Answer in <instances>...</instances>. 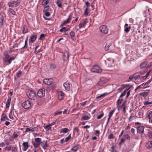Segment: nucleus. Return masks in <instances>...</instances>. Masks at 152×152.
<instances>
[{"label":"nucleus","instance_id":"nucleus-37","mask_svg":"<svg viewBox=\"0 0 152 152\" xmlns=\"http://www.w3.org/2000/svg\"><path fill=\"white\" fill-rule=\"evenodd\" d=\"M78 146H75L73 147L71 149V150L73 151L76 152L78 149Z\"/></svg>","mask_w":152,"mask_h":152},{"label":"nucleus","instance_id":"nucleus-26","mask_svg":"<svg viewBox=\"0 0 152 152\" xmlns=\"http://www.w3.org/2000/svg\"><path fill=\"white\" fill-rule=\"evenodd\" d=\"M69 131V130L67 128H64L61 130L60 133H66Z\"/></svg>","mask_w":152,"mask_h":152},{"label":"nucleus","instance_id":"nucleus-27","mask_svg":"<svg viewBox=\"0 0 152 152\" xmlns=\"http://www.w3.org/2000/svg\"><path fill=\"white\" fill-rule=\"evenodd\" d=\"M70 36L72 38V39L74 41H75L76 39L75 38H74L75 33L74 31H72L70 33Z\"/></svg>","mask_w":152,"mask_h":152},{"label":"nucleus","instance_id":"nucleus-52","mask_svg":"<svg viewBox=\"0 0 152 152\" xmlns=\"http://www.w3.org/2000/svg\"><path fill=\"white\" fill-rule=\"evenodd\" d=\"M22 72L21 71H19L17 73V76L18 77H19L22 74Z\"/></svg>","mask_w":152,"mask_h":152},{"label":"nucleus","instance_id":"nucleus-47","mask_svg":"<svg viewBox=\"0 0 152 152\" xmlns=\"http://www.w3.org/2000/svg\"><path fill=\"white\" fill-rule=\"evenodd\" d=\"M148 93L147 92H144L143 93H141L140 95L143 97H145L147 96L148 94Z\"/></svg>","mask_w":152,"mask_h":152},{"label":"nucleus","instance_id":"nucleus-17","mask_svg":"<svg viewBox=\"0 0 152 152\" xmlns=\"http://www.w3.org/2000/svg\"><path fill=\"white\" fill-rule=\"evenodd\" d=\"M37 38L36 35H32L29 39V42L32 43Z\"/></svg>","mask_w":152,"mask_h":152},{"label":"nucleus","instance_id":"nucleus-5","mask_svg":"<svg viewBox=\"0 0 152 152\" xmlns=\"http://www.w3.org/2000/svg\"><path fill=\"white\" fill-rule=\"evenodd\" d=\"M101 32L104 34H107L108 32V29L107 26L105 25L101 26L99 28Z\"/></svg>","mask_w":152,"mask_h":152},{"label":"nucleus","instance_id":"nucleus-21","mask_svg":"<svg viewBox=\"0 0 152 152\" xmlns=\"http://www.w3.org/2000/svg\"><path fill=\"white\" fill-rule=\"evenodd\" d=\"M11 100V98L9 97L6 103V108H8L9 107Z\"/></svg>","mask_w":152,"mask_h":152},{"label":"nucleus","instance_id":"nucleus-30","mask_svg":"<svg viewBox=\"0 0 152 152\" xmlns=\"http://www.w3.org/2000/svg\"><path fill=\"white\" fill-rule=\"evenodd\" d=\"M41 139L40 138H35L34 140L37 143H38L40 144H41Z\"/></svg>","mask_w":152,"mask_h":152},{"label":"nucleus","instance_id":"nucleus-25","mask_svg":"<svg viewBox=\"0 0 152 152\" xmlns=\"http://www.w3.org/2000/svg\"><path fill=\"white\" fill-rule=\"evenodd\" d=\"M147 64V62L146 61H144L140 65V67L141 69H142L146 66Z\"/></svg>","mask_w":152,"mask_h":152},{"label":"nucleus","instance_id":"nucleus-13","mask_svg":"<svg viewBox=\"0 0 152 152\" xmlns=\"http://www.w3.org/2000/svg\"><path fill=\"white\" fill-rule=\"evenodd\" d=\"M112 42H107L105 47L104 49L105 50L107 51L110 49V46L112 44Z\"/></svg>","mask_w":152,"mask_h":152},{"label":"nucleus","instance_id":"nucleus-54","mask_svg":"<svg viewBox=\"0 0 152 152\" xmlns=\"http://www.w3.org/2000/svg\"><path fill=\"white\" fill-rule=\"evenodd\" d=\"M50 67L52 69H54L56 68V66L54 64H52L50 65Z\"/></svg>","mask_w":152,"mask_h":152},{"label":"nucleus","instance_id":"nucleus-41","mask_svg":"<svg viewBox=\"0 0 152 152\" xmlns=\"http://www.w3.org/2000/svg\"><path fill=\"white\" fill-rule=\"evenodd\" d=\"M50 126H51L49 124L46 126H45L44 127V128L45 129H47V130H49L51 129V127H50Z\"/></svg>","mask_w":152,"mask_h":152},{"label":"nucleus","instance_id":"nucleus-55","mask_svg":"<svg viewBox=\"0 0 152 152\" xmlns=\"http://www.w3.org/2000/svg\"><path fill=\"white\" fill-rule=\"evenodd\" d=\"M104 115L103 113H102L97 116V118L98 119H100Z\"/></svg>","mask_w":152,"mask_h":152},{"label":"nucleus","instance_id":"nucleus-38","mask_svg":"<svg viewBox=\"0 0 152 152\" xmlns=\"http://www.w3.org/2000/svg\"><path fill=\"white\" fill-rule=\"evenodd\" d=\"M43 10V12H47V11L49 9V6L48 5L45 6Z\"/></svg>","mask_w":152,"mask_h":152},{"label":"nucleus","instance_id":"nucleus-43","mask_svg":"<svg viewBox=\"0 0 152 152\" xmlns=\"http://www.w3.org/2000/svg\"><path fill=\"white\" fill-rule=\"evenodd\" d=\"M131 28V26H129V27L126 28L124 29V31L126 33L129 32V31L130 29Z\"/></svg>","mask_w":152,"mask_h":152},{"label":"nucleus","instance_id":"nucleus-51","mask_svg":"<svg viewBox=\"0 0 152 152\" xmlns=\"http://www.w3.org/2000/svg\"><path fill=\"white\" fill-rule=\"evenodd\" d=\"M44 12L45 13V15L47 17H49L50 15V14L49 12L47 11Z\"/></svg>","mask_w":152,"mask_h":152},{"label":"nucleus","instance_id":"nucleus-48","mask_svg":"<svg viewBox=\"0 0 152 152\" xmlns=\"http://www.w3.org/2000/svg\"><path fill=\"white\" fill-rule=\"evenodd\" d=\"M152 111H150L148 115V117L149 118V119H150L152 117Z\"/></svg>","mask_w":152,"mask_h":152},{"label":"nucleus","instance_id":"nucleus-64","mask_svg":"<svg viewBox=\"0 0 152 152\" xmlns=\"http://www.w3.org/2000/svg\"><path fill=\"white\" fill-rule=\"evenodd\" d=\"M85 4H86V6L87 7V8L90 6V4L88 2H86Z\"/></svg>","mask_w":152,"mask_h":152},{"label":"nucleus","instance_id":"nucleus-1","mask_svg":"<svg viewBox=\"0 0 152 152\" xmlns=\"http://www.w3.org/2000/svg\"><path fill=\"white\" fill-rule=\"evenodd\" d=\"M28 97L31 100H34L36 98V95L35 92L32 90H29L27 93Z\"/></svg>","mask_w":152,"mask_h":152},{"label":"nucleus","instance_id":"nucleus-7","mask_svg":"<svg viewBox=\"0 0 152 152\" xmlns=\"http://www.w3.org/2000/svg\"><path fill=\"white\" fill-rule=\"evenodd\" d=\"M20 2L12 1L8 3V5L9 7H16L19 4Z\"/></svg>","mask_w":152,"mask_h":152},{"label":"nucleus","instance_id":"nucleus-6","mask_svg":"<svg viewBox=\"0 0 152 152\" xmlns=\"http://www.w3.org/2000/svg\"><path fill=\"white\" fill-rule=\"evenodd\" d=\"M22 106L25 109H28L31 106V104L30 102L27 100L23 102L22 104Z\"/></svg>","mask_w":152,"mask_h":152},{"label":"nucleus","instance_id":"nucleus-57","mask_svg":"<svg viewBox=\"0 0 152 152\" xmlns=\"http://www.w3.org/2000/svg\"><path fill=\"white\" fill-rule=\"evenodd\" d=\"M12 152H16L17 151V148L16 147H13L12 148Z\"/></svg>","mask_w":152,"mask_h":152},{"label":"nucleus","instance_id":"nucleus-40","mask_svg":"<svg viewBox=\"0 0 152 152\" xmlns=\"http://www.w3.org/2000/svg\"><path fill=\"white\" fill-rule=\"evenodd\" d=\"M9 11L11 12V13L13 15H15L16 13L12 9H10L9 10Z\"/></svg>","mask_w":152,"mask_h":152},{"label":"nucleus","instance_id":"nucleus-39","mask_svg":"<svg viewBox=\"0 0 152 152\" xmlns=\"http://www.w3.org/2000/svg\"><path fill=\"white\" fill-rule=\"evenodd\" d=\"M34 131V130H33L32 129H31L27 128L26 129L25 132H32Z\"/></svg>","mask_w":152,"mask_h":152},{"label":"nucleus","instance_id":"nucleus-62","mask_svg":"<svg viewBox=\"0 0 152 152\" xmlns=\"http://www.w3.org/2000/svg\"><path fill=\"white\" fill-rule=\"evenodd\" d=\"M62 111H56L55 113V115H57L58 114H61L62 113Z\"/></svg>","mask_w":152,"mask_h":152},{"label":"nucleus","instance_id":"nucleus-35","mask_svg":"<svg viewBox=\"0 0 152 152\" xmlns=\"http://www.w3.org/2000/svg\"><path fill=\"white\" fill-rule=\"evenodd\" d=\"M137 74V73H135L133 75V76H134V79L135 80L139 79L140 77V75L139 74Z\"/></svg>","mask_w":152,"mask_h":152},{"label":"nucleus","instance_id":"nucleus-12","mask_svg":"<svg viewBox=\"0 0 152 152\" xmlns=\"http://www.w3.org/2000/svg\"><path fill=\"white\" fill-rule=\"evenodd\" d=\"M22 145L24 148L23 150L24 151H26L29 147L28 142H24Z\"/></svg>","mask_w":152,"mask_h":152},{"label":"nucleus","instance_id":"nucleus-60","mask_svg":"<svg viewBox=\"0 0 152 152\" xmlns=\"http://www.w3.org/2000/svg\"><path fill=\"white\" fill-rule=\"evenodd\" d=\"M87 10H88V8H87V7H86V9L84 11V14L86 15H87L88 13V12Z\"/></svg>","mask_w":152,"mask_h":152},{"label":"nucleus","instance_id":"nucleus-11","mask_svg":"<svg viewBox=\"0 0 152 152\" xmlns=\"http://www.w3.org/2000/svg\"><path fill=\"white\" fill-rule=\"evenodd\" d=\"M63 86L65 89L68 91L70 90V85L68 82H66L64 83Z\"/></svg>","mask_w":152,"mask_h":152},{"label":"nucleus","instance_id":"nucleus-42","mask_svg":"<svg viewBox=\"0 0 152 152\" xmlns=\"http://www.w3.org/2000/svg\"><path fill=\"white\" fill-rule=\"evenodd\" d=\"M123 137H124L125 139H130V137L129 136V135L128 134H124L123 135Z\"/></svg>","mask_w":152,"mask_h":152},{"label":"nucleus","instance_id":"nucleus-19","mask_svg":"<svg viewBox=\"0 0 152 152\" xmlns=\"http://www.w3.org/2000/svg\"><path fill=\"white\" fill-rule=\"evenodd\" d=\"M3 16L2 14L0 13V28H1L3 25Z\"/></svg>","mask_w":152,"mask_h":152},{"label":"nucleus","instance_id":"nucleus-23","mask_svg":"<svg viewBox=\"0 0 152 152\" xmlns=\"http://www.w3.org/2000/svg\"><path fill=\"white\" fill-rule=\"evenodd\" d=\"M9 118L5 114H3L1 116V121H4L6 120H8Z\"/></svg>","mask_w":152,"mask_h":152},{"label":"nucleus","instance_id":"nucleus-53","mask_svg":"<svg viewBox=\"0 0 152 152\" xmlns=\"http://www.w3.org/2000/svg\"><path fill=\"white\" fill-rule=\"evenodd\" d=\"M106 94H107L106 93H104V94H102L99 95V96L97 97L96 98H99L102 97L103 96H105Z\"/></svg>","mask_w":152,"mask_h":152},{"label":"nucleus","instance_id":"nucleus-58","mask_svg":"<svg viewBox=\"0 0 152 152\" xmlns=\"http://www.w3.org/2000/svg\"><path fill=\"white\" fill-rule=\"evenodd\" d=\"M152 104V102H144V104L145 105H147V104Z\"/></svg>","mask_w":152,"mask_h":152},{"label":"nucleus","instance_id":"nucleus-63","mask_svg":"<svg viewBox=\"0 0 152 152\" xmlns=\"http://www.w3.org/2000/svg\"><path fill=\"white\" fill-rule=\"evenodd\" d=\"M125 108H126V105H125H125H124V106L122 108H123V112L124 113H126V110H125Z\"/></svg>","mask_w":152,"mask_h":152},{"label":"nucleus","instance_id":"nucleus-9","mask_svg":"<svg viewBox=\"0 0 152 152\" xmlns=\"http://www.w3.org/2000/svg\"><path fill=\"white\" fill-rule=\"evenodd\" d=\"M58 99L60 100L62 99L64 97V93L61 91H58Z\"/></svg>","mask_w":152,"mask_h":152},{"label":"nucleus","instance_id":"nucleus-31","mask_svg":"<svg viewBox=\"0 0 152 152\" xmlns=\"http://www.w3.org/2000/svg\"><path fill=\"white\" fill-rule=\"evenodd\" d=\"M90 118L89 117L86 115H83L81 119V120H86L89 119Z\"/></svg>","mask_w":152,"mask_h":152},{"label":"nucleus","instance_id":"nucleus-44","mask_svg":"<svg viewBox=\"0 0 152 152\" xmlns=\"http://www.w3.org/2000/svg\"><path fill=\"white\" fill-rule=\"evenodd\" d=\"M125 139L124 138V137L123 136L121 138L120 142L119 143V144L121 145L122 144V143L124 142Z\"/></svg>","mask_w":152,"mask_h":152},{"label":"nucleus","instance_id":"nucleus-59","mask_svg":"<svg viewBox=\"0 0 152 152\" xmlns=\"http://www.w3.org/2000/svg\"><path fill=\"white\" fill-rule=\"evenodd\" d=\"M45 36V35L44 34H41L39 37V39L41 40L42 38L44 37Z\"/></svg>","mask_w":152,"mask_h":152},{"label":"nucleus","instance_id":"nucleus-8","mask_svg":"<svg viewBox=\"0 0 152 152\" xmlns=\"http://www.w3.org/2000/svg\"><path fill=\"white\" fill-rule=\"evenodd\" d=\"M44 83L46 85H50L53 83V80L52 79H45L43 80Z\"/></svg>","mask_w":152,"mask_h":152},{"label":"nucleus","instance_id":"nucleus-32","mask_svg":"<svg viewBox=\"0 0 152 152\" xmlns=\"http://www.w3.org/2000/svg\"><path fill=\"white\" fill-rule=\"evenodd\" d=\"M131 88V87H129V88L128 89H126L125 90L121 95L120 96V98H121L123 96H125L126 94V92L129 89Z\"/></svg>","mask_w":152,"mask_h":152},{"label":"nucleus","instance_id":"nucleus-28","mask_svg":"<svg viewBox=\"0 0 152 152\" xmlns=\"http://www.w3.org/2000/svg\"><path fill=\"white\" fill-rule=\"evenodd\" d=\"M126 103V101H124L123 102V103L122 105L121 106H119V105H117V107L118 108V110H119L121 108H122L124 106V105Z\"/></svg>","mask_w":152,"mask_h":152},{"label":"nucleus","instance_id":"nucleus-24","mask_svg":"<svg viewBox=\"0 0 152 152\" xmlns=\"http://www.w3.org/2000/svg\"><path fill=\"white\" fill-rule=\"evenodd\" d=\"M28 30L26 25H24L23 27V33L25 34L28 33Z\"/></svg>","mask_w":152,"mask_h":152},{"label":"nucleus","instance_id":"nucleus-14","mask_svg":"<svg viewBox=\"0 0 152 152\" xmlns=\"http://www.w3.org/2000/svg\"><path fill=\"white\" fill-rule=\"evenodd\" d=\"M71 19L72 18L71 17V16L69 15V17L67 20L63 21V23L61 25V26H63L66 24L69 23L70 22Z\"/></svg>","mask_w":152,"mask_h":152},{"label":"nucleus","instance_id":"nucleus-15","mask_svg":"<svg viewBox=\"0 0 152 152\" xmlns=\"http://www.w3.org/2000/svg\"><path fill=\"white\" fill-rule=\"evenodd\" d=\"M87 19H86L84 20L83 23H81L79 25V27L80 28L84 27L86 24L87 23Z\"/></svg>","mask_w":152,"mask_h":152},{"label":"nucleus","instance_id":"nucleus-10","mask_svg":"<svg viewBox=\"0 0 152 152\" xmlns=\"http://www.w3.org/2000/svg\"><path fill=\"white\" fill-rule=\"evenodd\" d=\"M144 129V127L143 126H137V133L140 134L143 133Z\"/></svg>","mask_w":152,"mask_h":152},{"label":"nucleus","instance_id":"nucleus-2","mask_svg":"<svg viewBox=\"0 0 152 152\" xmlns=\"http://www.w3.org/2000/svg\"><path fill=\"white\" fill-rule=\"evenodd\" d=\"M37 94L39 98H42L45 95V88H43L39 89Z\"/></svg>","mask_w":152,"mask_h":152},{"label":"nucleus","instance_id":"nucleus-61","mask_svg":"<svg viewBox=\"0 0 152 152\" xmlns=\"http://www.w3.org/2000/svg\"><path fill=\"white\" fill-rule=\"evenodd\" d=\"M79 129L77 127H75L74 129V132H76L77 133L79 131Z\"/></svg>","mask_w":152,"mask_h":152},{"label":"nucleus","instance_id":"nucleus-20","mask_svg":"<svg viewBox=\"0 0 152 152\" xmlns=\"http://www.w3.org/2000/svg\"><path fill=\"white\" fill-rule=\"evenodd\" d=\"M21 44H23V45L24 44V42L23 40H22V41H20L18 44L17 43L15 44L12 47V48H15L18 47V46L20 45Z\"/></svg>","mask_w":152,"mask_h":152},{"label":"nucleus","instance_id":"nucleus-56","mask_svg":"<svg viewBox=\"0 0 152 152\" xmlns=\"http://www.w3.org/2000/svg\"><path fill=\"white\" fill-rule=\"evenodd\" d=\"M122 99H121L120 100V99H118L117 101V105H119L122 102Z\"/></svg>","mask_w":152,"mask_h":152},{"label":"nucleus","instance_id":"nucleus-34","mask_svg":"<svg viewBox=\"0 0 152 152\" xmlns=\"http://www.w3.org/2000/svg\"><path fill=\"white\" fill-rule=\"evenodd\" d=\"M19 134H20V133L19 132H15L13 134V137L14 138H16L19 135Z\"/></svg>","mask_w":152,"mask_h":152},{"label":"nucleus","instance_id":"nucleus-4","mask_svg":"<svg viewBox=\"0 0 152 152\" xmlns=\"http://www.w3.org/2000/svg\"><path fill=\"white\" fill-rule=\"evenodd\" d=\"M15 58L14 57H10V56L8 54L5 55L4 57V61L7 62L8 63V64L11 63L12 60L15 59Z\"/></svg>","mask_w":152,"mask_h":152},{"label":"nucleus","instance_id":"nucleus-46","mask_svg":"<svg viewBox=\"0 0 152 152\" xmlns=\"http://www.w3.org/2000/svg\"><path fill=\"white\" fill-rule=\"evenodd\" d=\"M34 143V147L35 148H38L39 147V146L40 145V144H39V143H34Z\"/></svg>","mask_w":152,"mask_h":152},{"label":"nucleus","instance_id":"nucleus-45","mask_svg":"<svg viewBox=\"0 0 152 152\" xmlns=\"http://www.w3.org/2000/svg\"><path fill=\"white\" fill-rule=\"evenodd\" d=\"M71 134H70L66 138L65 140V142H67L70 139L71 137Z\"/></svg>","mask_w":152,"mask_h":152},{"label":"nucleus","instance_id":"nucleus-50","mask_svg":"<svg viewBox=\"0 0 152 152\" xmlns=\"http://www.w3.org/2000/svg\"><path fill=\"white\" fill-rule=\"evenodd\" d=\"M11 147L10 146H9L6 147H5V149L7 151H9L11 150Z\"/></svg>","mask_w":152,"mask_h":152},{"label":"nucleus","instance_id":"nucleus-18","mask_svg":"<svg viewBox=\"0 0 152 152\" xmlns=\"http://www.w3.org/2000/svg\"><path fill=\"white\" fill-rule=\"evenodd\" d=\"M41 144L43 148L45 150L46 149V148L48 146L47 142L45 141L42 142Z\"/></svg>","mask_w":152,"mask_h":152},{"label":"nucleus","instance_id":"nucleus-16","mask_svg":"<svg viewBox=\"0 0 152 152\" xmlns=\"http://www.w3.org/2000/svg\"><path fill=\"white\" fill-rule=\"evenodd\" d=\"M63 56L64 60V61H66L67 60H68L69 56V53L67 51L65 52Z\"/></svg>","mask_w":152,"mask_h":152},{"label":"nucleus","instance_id":"nucleus-36","mask_svg":"<svg viewBox=\"0 0 152 152\" xmlns=\"http://www.w3.org/2000/svg\"><path fill=\"white\" fill-rule=\"evenodd\" d=\"M115 109L114 108L113 110L112 111H110L109 113V118H111V117L112 115L113 114L114 112L115 111Z\"/></svg>","mask_w":152,"mask_h":152},{"label":"nucleus","instance_id":"nucleus-22","mask_svg":"<svg viewBox=\"0 0 152 152\" xmlns=\"http://www.w3.org/2000/svg\"><path fill=\"white\" fill-rule=\"evenodd\" d=\"M28 38L26 39L24 46H20V48H27Z\"/></svg>","mask_w":152,"mask_h":152},{"label":"nucleus","instance_id":"nucleus-3","mask_svg":"<svg viewBox=\"0 0 152 152\" xmlns=\"http://www.w3.org/2000/svg\"><path fill=\"white\" fill-rule=\"evenodd\" d=\"M91 70L93 72L100 73L102 72V69L97 65H95L93 66Z\"/></svg>","mask_w":152,"mask_h":152},{"label":"nucleus","instance_id":"nucleus-49","mask_svg":"<svg viewBox=\"0 0 152 152\" xmlns=\"http://www.w3.org/2000/svg\"><path fill=\"white\" fill-rule=\"evenodd\" d=\"M114 138L113 137V134H110L108 137V138L109 139H113Z\"/></svg>","mask_w":152,"mask_h":152},{"label":"nucleus","instance_id":"nucleus-29","mask_svg":"<svg viewBox=\"0 0 152 152\" xmlns=\"http://www.w3.org/2000/svg\"><path fill=\"white\" fill-rule=\"evenodd\" d=\"M56 4L58 7L61 8L62 7V2L60 0H57Z\"/></svg>","mask_w":152,"mask_h":152},{"label":"nucleus","instance_id":"nucleus-33","mask_svg":"<svg viewBox=\"0 0 152 152\" xmlns=\"http://www.w3.org/2000/svg\"><path fill=\"white\" fill-rule=\"evenodd\" d=\"M49 3L48 0H44L42 2V4L44 7L45 6Z\"/></svg>","mask_w":152,"mask_h":152}]
</instances>
